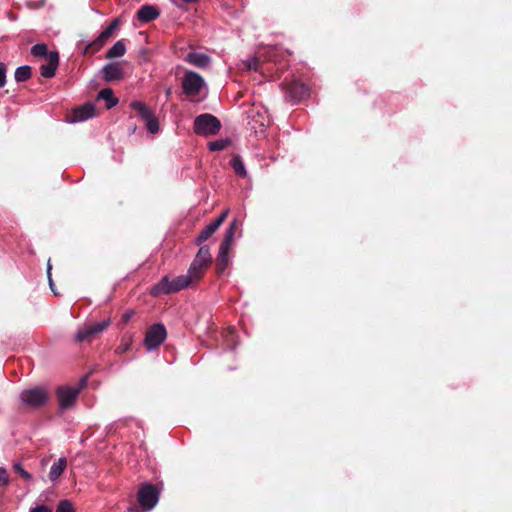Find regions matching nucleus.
<instances>
[{
    "label": "nucleus",
    "instance_id": "26",
    "mask_svg": "<svg viewBox=\"0 0 512 512\" xmlns=\"http://www.w3.org/2000/svg\"><path fill=\"white\" fill-rule=\"evenodd\" d=\"M31 55L34 57H46L48 58L49 51L47 50V46L44 43H37L33 45L30 49Z\"/></svg>",
    "mask_w": 512,
    "mask_h": 512
},
{
    "label": "nucleus",
    "instance_id": "6",
    "mask_svg": "<svg viewBox=\"0 0 512 512\" xmlns=\"http://www.w3.org/2000/svg\"><path fill=\"white\" fill-rule=\"evenodd\" d=\"M87 378L83 377L79 384L75 387L72 386H60L56 390V395L59 401V407L61 410L70 408L76 401L81 389L86 385Z\"/></svg>",
    "mask_w": 512,
    "mask_h": 512
},
{
    "label": "nucleus",
    "instance_id": "29",
    "mask_svg": "<svg viewBox=\"0 0 512 512\" xmlns=\"http://www.w3.org/2000/svg\"><path fill=\"white\" fill-rule=\"evenodd\" d=\"M119 25V20L118 19H114L110 25L104 29L99 36H101V40H104L107 42V40L113 35L115 29L118 27Z\"/></svg>",
    "mask_w": 512,
    "mask_h": 512
},
{
    "label": "nucleus",
    "instance_id": "25",
    "mask_svg": "<svg viewBox=\"0 0 512 512\" xmlns=\"http://www.w3.org/2000/svg\"><path fill=\"white\" fill-rule=\"evenodd\" d=\"M31 75V67L28 65H22L15 70L14 78L16 82H25L30 79Z\"/></svg>",
    "mask_w": 512,
    "mask_h": 512
},
{
    "label": "nucleus",
    "instance_id": "17",
    "mask_svg": "<svg viewBox=\"0 0 512 512\" xmlns=\"http://www.w3.org/2000/svg\"><path fill=\"white\" fill-rule=\"evenodd\" d=\"M206 267L205 265L193 260L190 264V267L187 271V276H189V280L191 281V283H194V282H197L201 279V277L203 276L205 270H206Z\"/></svg>",
    "mask_w": 512,
    "mask_h": 512
},
{
    "label": "nucleus",
    "instance_id": "39",
    "mask_svg": "<svg viewBox=\"0 0 512 512\" xmlns=\"http://www.w3.org/2000/svg\"><path fill=\"white\" fill-rule=\"evenodd\" d=\"M29 512H52V510L48 506L39 505L30 509Z\"/></svg>",
    "mask_w": 512,
    "mask_h": 512
},
{
    "label": "nucleus",
    "instance_id": "1",
    "mask_svg": "<svg viewBox=\"0 0 512 512\" xmlns=\"http://www.w3.org/2000/svg\"><path fill=\"white\" fill-rule=\"evenodd\" d=\"M181 87L183 93L189 98L201 96L203 92L206 96L208 92V86L204 78L199 73L188 69L184 71Z\"/></svg>",
    "mask_w": 512,
    "mask_h": 512
},
{
    "label": "nucleus",
    "instance_id": "16",
    "mask_svg": "<svg viewBox=\"0 0 512 512\" xmlns=\"http://www.w3.org/2000/svg\"><path fill=\"white\" fill-rule=\"evenodd\" d=\"M160 15L159 11L152 5H143L137 11V18L143 23L155 20Z\"/></svg>",
    "mask_w": 512,
    "mask_h": 512
},
{
    "label": "nucleus",
    "instance_id": "28",
    "mask_svg": "<svg viewBox=\"0 0 512 512\" xmlns=\"http://www.w3.org/2000/svg\"><path fill=\"white\" fill-rule=\"evenodd\" d=\"M119 25V20L118 19H114L110 25L104 29L99 36H101V40H104L107 42V40L113 35L115 29L118 27Z\"/></svg>",
    "mask_w": 512,
    "mask_h": 512
},
{
    "label": "nucleus",
    "instance_id": "20",
    "mask_svg": "<svg viewBox=\"0 0 512 512\" xmlns=\"http://www.w3.org/2000/svg\"><path fill=\"white\" fill-rule=\"evenodd\" d=\"M218 227L213 222H210L206 225L199 233V235L195 239V243L197 245H201L205 241H207L216 231Z\"/></svg>",
    "mask_w": 512,
    "mask_h": 512
},
{
    "label": "nucleus",
    "instance_id": "44",
    "mask_svg": "<svg viewBox=\"0 0 512 512\" xmlns=\"http://www.w3.org/2000/svg\"><path fill=\"white\" fill-rule=\"evenodd\" d=\"M129 131H130V134L135 133V131H136V126H133V127L129 128Z\"/></svg>",
    "mask_w": 512,
    "mask_h": 512
},
{
    "label": "nucleus",
    "instance_id": "7",
    "mask_svg": "<svg viewBox=\"0 0 512 512\" xmlns=\"http://www.w3.org/2000/svg\"><path fill=\"white\" fill-rule=\"evenodd\" d=\"M281 86L285 93L286 100H289L293 104L299 103L309 96V89L302 82L292 80L287 83H282Z\"/></svg>",
    "mask_w": 512,
    "mask_h": 512
},
{
    "label": "nucleus",
    "instance_id": "33",
    "mask_svg": "<svg viewBox=\"0 0 512 512\" xmlns=\"http://www.w3.org/2000/svg\"><path fill=\"white\" fill-rule=\"evenodd\" d=\"M245 67L248 70H257L259 66V60L256 57L248 58L245 62Z\"/></svg>",
    "mask_w": 512,
    "mask_h": 512
},
{
    "label": "nucleus",
    "instance_id": "2",
    "mask_svg": "<svg viewBox=\"0 0 512 512\" xmlns=\"http://www.w3.org/2000/svg\"><path fill=\"white\" fill-rule=\"evenodd\" d=\"M160 498V490L156 485L151 483L143 484L137 494V500L142 508L139 511L137 508H129L128 512H150L158 503Z\"/></svg>",
    "mask_w": 512,
    "mask_h": 512
},
{
    "label": "nucleus",
    "instance_id": "4",
    "mask_svg": "<svg viewBox=\"0 0 512 512\" xmlns=\"http://www.w3.org/2000/svg\"><path fill=\"white\" fill-rule=\"evenodd\" d=\"M221 129L220 121L209 113H204L194 119V132L201 136L217 134Z\"/></svg>",
    "mask_w": 512,
    "mask_h": 512
},
{
    "label": "nucleus",
    "instance_id": "31",
    "mask_svg": "<svg viewBox=\"0 0 512 512\" xmlns=\"http://www.w3.org/2000/svg\"><path fill=\"white\" fill-rule=\"evenodd\" d=\"M13 469L15 472L19 473L21 477H23L26 481L32 480V475L26 471L20 463H15L13 465Z\"/></svg>",
    "mask_w": 512,
    "mask_h": 512
},
{
    "label": "nucleus",
    "instance_id": "13",
    "mask_svg": "<svg viewBox=\"0 0 512 512\" xmlns=\"http://www.w3.org/2000/svg\"><path fill=\"white\" fill-rule=\"evenodd\" d=\"M184 61L200 69H206L210 67L212 63V59L208 54L196 51L189 52L184 57Z\"/></svg>",
    "mask_w": 512,
    "mask_h": 512
},
{
    "label": "nucleus",
    "instance_id": "21",
    "mask_svg": "<svg viewBox=\"0 0 512 512\" xmlns=\"http://www.w3.org/2000/svg\"><path fill=\"white\" fill-rule=\"evenodd\" d=\"M126 52V45L123 39L118 40L106 53L108 59L122 57Z\"/></svg>",
    "mask_w": 512,
    "mask_h": 512
},
{
    "label": "nucleus",
    "instance_id": "15",
    "mask_svg": "<svg viewBox=\"0 0 512 512\" xmlns=\"http://www.w3.org/2000/svg\"><path fill=\"white\" fill-rule=\"evenodd\" d=\"M229 250L230 247H226V245H220L218 255L216 258V269L218 274L224 273V271L229 266Z\"/></svg>",
    "mask_w": 512,
    "mask_h": 512
},
{
    "label": "nucleus",
    "instance_id": "3",
    "mask_svg": "<svg viewBox=\"0 0 512 512\" xmlns=\"http://www.w3.org/2000/svg\"><path fill=\"white\" fill-rule=\"evenodd\" d=\"M191 284L189 276L186 274L176 276L173 279H170L169 276L166 275L163 276L156 285H154L151 292L154 295L170 294L185 289Z\"/></svg>",
    "mask_w": 512,
    "mask_h": 512
},
{
    "label": "nucleus",
    "instance_id": "35",
    "mask_svg": "<svg viewBox=\"0 0 512 512\" xmlns=\"http://www.w3.org/2000/svg\"><path fill=\"white\" fill-rule=\"evenodd\" d=\"M9 483L7 470L4 467H0V486H6Z\"/></svg>",
    "mask_w": 512,
    "mask_h": 512
},
{
    "label": "nucleus",
    "instance_id": "19",
    "mask_svg": "<svg viewBox=\"0 0 512 512\" xmlns=\"http://www.w3.org/2000/svg\"><path fill=\"white\" fill-rule=\"evenodd\" d=\"M98 100H104L106 102V108L111 109L118 104V99L114 96V92L111 88H104L98 92Z\"/></svg>",
    "mask_w": 512,
    "mask_h": 512
},
{
    "label": "nucleus",
    "instance_id": "38",
    "mask_svg": "<svg viewBox=\"0 0 512 512\" xmlns=\"http://www.w3.org/2000/svg\"><path fill=\"white\" fill-rule=\"evenodd\" d=\"M228 210H225L223 211L216 219H214L212 222L214 224H216V226L219 228L221 226V224L225 221L227 215H228Z\"/></svg>",
    "mask_w": 512,
    "mask_h": 512
},
{
    "label": "nucleus",
    "instance_id": "46",
    "mask_svg": "<svg viewBox=\"0 0 512 512\" xmlns=\"http://www.w3.org/2000/svg\"><path fill=\"white\" fill-rule=\"evenodd\" d=\"M119 349H121V351H123V352H124V351H126V350L128 349V346H123V345H121V346L119 347Z\"/></svg>",
    "mask_w": 512,
    "mask_h": 512
},
{
    "label": "nucleus",
    "instance_id": "9",
    "mask_svg": "<svg viewBox=\"0 0 512 512\" xmlns=\"http://www.w3.org/2000/svg\"><path fill=\"white\" fill-rule=\"evenodd\" d=\"M110 324L111 321L108 318L91 325H85L77 330L75 340L78 342L92 341L98 334L105 331Z\"/></svg>",
    "mask_w": 512,
    "mask_h": 512
},
{
    "label": "nucleus",
    "instance_id": "40",
    "mask_svg": "<svg viewBox=\"0 0 512 512\" xmlns=\"http://www.w3.org/2000/svg\"><path fill=\"white\" fill-rule=\"evenodd\" d=\"M133 315H134V311H132V310L126 311L122 315V322L127 323L132 318Z\"/></svg>",
    "mask_w": 512,
    "mask_h": 512
},
{
    "label": "nucleus",
    "instance_id": "23",
    "mask_svg": "<svg viewBox=\"0 0 512 512\" xmlns=\"http://www.w3.org/2000/svg\"><path fill=\"white\" fill-rule=\"evenodd\" d=\"M105 43L106 41L101 40V36H98L95 40L85 44L82 54H95L105 45Z\"/></svg>",
    "mask_w": 512,
    "mask_h": 512
},
{
    "label": "nucleus",
    "instance_id": "18",
    "mask_svg": "<svg viewBox=\"0 0 512 512\" xmlns=\"http://www.w3.org/2000/svg\"><path fill=\"white\" fill-rule=\"evenodd\" d=\"M67 467V459L65 457H60L56 462H54L49 471V479L52 482H55L64 470Z\"/></svg>",
    "mask_w": 512,
    "mask_h": 512
},
{
    "label": "nucleus",
    "instance_id": "8",
    "mask_svg": "<svg viewBox=\"0 0 512 512\" xmlns=\"http://www.w3.org/2000/svg\"><path fill=\"white\" fill-rule=\"evenodd\" d=\"M19 398L22 404L36 408L47 402L48 394L45 388L36 386L21 391Z\"/></svg>",
    "mask_w": 512,
    "mask_h": 512
},
{
    "label": "nucleus",
    "instance_id": "34",
    "mask_svg": "<svg viewBox=\"0 0 512 512\" xmlns=\"http://www.w3.org/2000/svg\"><path fill=\"white\" fill-rule=\"evenodd\" d=\"M6 73H7L6 64L3 62H0V88L4 87L6 84Z\"/></svg>",
    "mask_w": 512,
    "mask_h": 512
},
{
    "label": "nucleus",
    "instance_id": "5",
    "mask_svg": "<svg viewBox=\"0 0 512 512\" xmlns=\"http://www.w3.org/2000/svg\"><path fill=\"white\" fill-rule=\"evenodd\" d=\"M130 108L138 113L144 121L146 129L151 134H156L160 130L158 118L154 111L150 109L145 103L135 100L130 103Z\"/></svg>",
    "mask_w": 512,
    "mask_h": 512
},
{
    "label": "nucleus",
    "instance_id": "37",
    "mask_svg": "<svg viewBox=\"0 0 512 512\" xmlns=\"http://www.w3.org/2000/svg\"><path fill=\"white\" fill-rule=\"evenodd\" d=\"M228 210H225L223 211L216 219H214L212 222L214 224H216V226L219 228L221 226V224L225 221L227 215H228Z\"/></svg>",
    "mask_w": 512,
    "mask_h": 512
},
{
    "label": "nucleus",
    "instance_id": "11",
    "mask_svg": "<svg viewBox=\"0 0 512 512\" xmlns=\"http://www.w3.org/2000/svg\"><path fill=\"white\" fill-rule=\"evenodd\" d=\"M96 115L95 105L91 102H86L74 108L69 116V123H79L93 118Z\"/></svg>",
    "mask_w": 512,
    "mask_h": 512
},
{
    "label": "nucleus",
    "instance_id": "22",
    "mask_svg": "<svg viewBox=\"0 0 512 512\" xmlns=\"http://www.w3.org/2000/svg\"><path fill=\"white\" fill-rule=\"evenodd\" d=\"M230 165L237 176L241 178H245L247 176V171L244 162L239 155H235L232 157V159L230 160Z\"/></svg>",
    "mask_w": 512,
    "mask_h": 512
},
{
    "label": "nucleus",
    "instance_id": "30",
    "mask_svg": "<svg viewBox=\"0 0 512 512\" xmlns=\"http://www.w3.org/2000/svg\"><path fill=\"white\" fill-rule=\"evenodd\" d=\"M56 512H74L71 501L61 500L56 507Z\"/></svg>",
    "mask_w": 512,
    "mask_h": 512
},
{
    "label": "nucleus",
    "instance_id": "24",
    "mask_svg": "<svg viewBox=\"0 0 512 512\" xmlns=\"http://www.w3.org/2000/svg\"><path fill=\"white\" fill-rule=\"evenodd\" d=\"M193 260L207 266L211 262V254L209 247L207 245L200 246L198 253L196 254Z\"/></svg>",
    "mask_w": 512,
    "mask_h": 512
},
{
    "label": "nucleus",
    "instance_id": "43",
    "mask_svg": "<svg viewBox=\"0 0 512 512\" xmlns=\"http://www.w3.org/2000/svg\"><path fill=\"white\" fill-rule=\"evenodd\" d=\"M182 1L185 2V3H196L199 0H182Z\"/></svg>",
    "mask_w": 512,
    "mask_h": 512
},
{
    "label": "nucleus",
    "instance_id": "42",
    "mask_svg": "<svg viewBox=\"0 0 512 512\" xmlns=\"http://www.w3.org/2000/svg\"><path fill=\"white\" fill-rule=\"evenodd\" d=\"M237 226H238V221L237 219H234L228 226V228L232 229V230H235L237 229Z\"/></svg>",
    "mask_w": 512,
    "mask_h": 512
},
{
    "label": "nucleus",
    "instance_id": "14",
    "mask_svg": "<svg viewBox=\"0 0 512 512\" xmlns=\"http://www.w3.org/2000/svg\"><path fill=\"white\" fill-rule=\"evenodd\" d=\"M102 78L106 82L121 80L124 72L118 63H108L101 70Z\"/></svg>",
    "mask_w": 512,
    "mask_h": 512
},
{
    "label": "nucleus",
    "instance_id": "27",
    "mask_svg": "<svg viewBox=\"0 0 512 512\" xmlns=\"http://www.w3.org/2000/svg\"><path fill=\"white\" fill-rule=\"evenodd\" d=\"M230 144L229 139H219L208 143L210 151H222Z\"/></svg>",
    "mask_w": 512,
    "mask_h": 512
},
{
    "label": "nucleus",
    "instance_id": "10",
    "mask_svg": "<svg viewBox=\"0 0 512 512\" xmlns=\"http://www.w3.org/2000/svg\"><path fill=\"white\" fill-rule=\"evenodd\" d=\"M167 331L162 323L150 326L146 332L144 344L148 351L158 348L166 339Z\"/></svg>",
    "mask_w": 512,
    "mask_h": 512
},
{
    "label": "nucleus",
    "instance_id": "32",
    "mask_svg": "<svg viewBox=\"0 0 512 512\" xmlns=\"http://www.w3.org/2000/svg\"><path fill=\"white\" fill-rule=\"evenodd\" d=\"M234 235H235V230L227 228L225 231L224 239H223L221 245H226V247H231Z\"/></svg>",
    "mask_w": 512,
    "mask_h": 512
},
{
    "label": "nucleus",
    "instance_id": "12",
    "mask_svg": "<svg viewBox=\"0 0 512 512\" xmlns=\"http://www.w3.org/2000/svg\"><path fill=\"white\" fill-rule=\"evenodd\" d=\"M59 65V53L57 51H50L46 63L41 64L40 74L44 78H52L55 76L56 70Z\"/></svg>",
    "mask_w": 512,
    "mask_h": 512
},
{
    "label": "nucleus",
    "instance_id": "36",
    "mask_svg": "<svg viewBox=\"0 0 512 512\" xmlns=\"http://www.w3.org/2000/svg\"><path fill=\"white\" fill-rule=\"evenodd\" d=\"M51 270H52V266H51L50 260H48L47 277H48L49 286H50V289L52 290V292L54 293V295H57V292L54 290V282L52 280Z\"/></svg>",
    "mask_w": 512,
    "mask_h": 512
},
{
    "label": "nucleus",
    "instance_id": "45",
    "mask_svg": "<svg viewBox=\"0 0 512 512\" xmlns=\"http://www.w3.org/2000/svg\"><path fill=\"white\" fill-rule=\"evenodd\" d=\"M170 94H171V88L169 87L166 89V96L169 97Z\"/></svg>",
    "mask_w": 512,
    "mask_h": 512
},
{
    "label": "nucleus",
    "instance_id": "41",
    "mask_svg": "<svg viewBox=\"0 0 512 512\" xmlns=\"http://www.w3.org/2000/svg\"><path fill=\"white\" fill-rule=\"evenodd\" d=\"M44 3H45V0H40L37 4L29 3L28 6L30 8L36 9V8H40V7L44 6Z\"/></svg>",
    "mask_w": 512,
    "mask_h": 512
}]
</instances>
